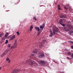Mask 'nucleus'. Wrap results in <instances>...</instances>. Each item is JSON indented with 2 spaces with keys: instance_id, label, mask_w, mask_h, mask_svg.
Masks as SVG:
<instances>
[{
  "instance_id": "1",
  "label": "nucleus",
  "mask_w": 73,
  "mask_h": 73,
  "mask_svg": "<svg viewBox=\"0 0 73 73\" xmlns=\"http://www.w3.org/2000/svg\"><path fill=\"white\" fill-rule=\"evenodd\" d=\"M52 31H50V35H49L50 37H51V36H53V35H54L55 34H56V32H57L58 33H59L60 32V31L58 30V28L56 27H54L52 29Z\"/></svg>"
},
{
  "instance_id": "2",
  "label": "nucleus",
  "mask_w": 73,
  "mask_h": 73,
  "mask_svg": "<svg viewBox=\"0 0 73 73\" xmlns=\"http://www.w3.org/2000/svg\"><path fill=\"white\" fill-rule=\"evenodd\" d=\"M25 64H27L32 65L33 64V62L32 60L29 59L28 61H27V62H26Z\"/></svg>"
},
{
  "instance_id": "3",
  "label": "nucleus",
  "mask_w": 73,
  "mask_h": 73,
  "mask_svg": "<svg viewBox=\"0 0 73 73\" xmlns=\"http://www.w3.org/2000/svg\"><path fill=\"white\" fill-rule=\"evenodd\" d=\"M46 41V40H44L42 41L41 42L40 44H39V48H42V46H43L44 45V42H45Z\"/></svg>"
},
{
  "instance_id": "4",
  "label": "nucleus",
  "mask_w": 73,
  "mask_h": 73,
  "mask_svg": "<svg viewBox=\"0 0 73 73\" xmlns=\"http://www.w3.org/2000/svg\"><path fill=\"white\" fill-rule=\"evenodd\" d=\"M20 71H21V70H20V69H15L13 70L12 71L11 73H17Z\"/></svg>"
},
{
  "instance_id": "5",
  "label": "nucleus",
  "mask_w": 73,
  "mask_h": 73,
  "mask_svg": "<svg viewBox=\"0 0 73 73\" xmlns=\"http://www.w3.org/2000/svg\"><path fill=\"white\" fill-rule=\"evenodd\" d=\"M45 55H44V53H42L40 54V55L38 56V57L39 58H42V57H44Z\"/></svg>"
},
{
  "instance_id": "6",
  "label": "nucleus",
  "mask_w": 73,
  "mask_h": 73,
  "mask_svg": "<svg viewBox=\"0 0 73 73\" xmlns=\"http://www.w3.org/2000/svg\"><path fill=\"white\" fill-rule=\"evenodd\" d=\"M40 63L42 66H44L45 65V62L44 61L41 60L40 61Z\"/></svg>"
},
{
  "instance_id": "7",
  "label": "nucleus",
  "mask_w": 73,
  "mask_h": 73,
  "mask_svg": "<svg viewBox=\"0 0 73 73\" xmlns=\"http://www.w3.org/2000/svg\"><path fill=\"white\" fill-rule=\"evenodd\" d=\"M17 46V44H14L13 46H11V49H14V48H16V46Z\"/></svg>"
},
{
  "instance_id": "8",
  "label": "nucleus",
  "mask_w": 73,
  "mask_h": 73,
  "mask_svg": "<svg viewBox=\"0 0 73 73\" xmlns=\"http://www.w3.org/2000/svg\"><path fill=\"white\" fill-rule=\"evenodd\" d=\"M67 55L69 56V55H71V56H72V57L73 58V53H70L69 52H67Z\"/></svg>"
},
{
  "instance_id": "9",
  "label": "nucleus",
  "mask_w": 73,
  "mask_h": 73,
  "mask_svg": "<svg viewBox=\"0 0 73 73\" xmlns=\"http://www.w3.org/2000/svg\"><path fill=\"white\" fill-rule=\"evenodd\" d=\"M15 38V35H13L12 37H11L10 38V40H13L14 38Z\"/></svg>"
},
{
  "instance_id": "10",
  "label": "nucleus",
  "mask_w": 73,
  "mask_h": 73,
  "mask_svg": "<svg viewBox=\"0 0 73 73\" xmlns=\"http://www.w3.org/2000/svg\"><path fill=\"white\" fill-rule=\"evenodd\" d=\"M60 18H65L66 17V15H62L60 16Z\"/></svg>"
},
{
  "instance_id": "11",
  "label": "nucleus",
  "mask_w": 73,
  "mask_h": 73,
  "mask_svg": "<svg viewBox=\"0 0 73 73\" xmlns=\"http://www.w3.org/2000/svg\"><path fill=\"white\" fill-rule=\"evenodd\" d=\"M37 52V49H36L35 50H34L33 52H32V53H34L35 54H36Z\"/></svg>"
},
{
  "instance_id": "12",
  "label": "nucleus",
  "mask_w": 73,
  "mask_h": 73,
  "mask_svg": "<svg viewBox=\"0 0 73 73\" xmlns=\"http://www.w3.org/2000/svg\"><path fill=\"white\" fill-rule=\"evenodd\" d=\"M35 29L36 30H37V31H40V28L38 27H35Z\"/></svg>"
},
{
  "instance_id": "13",
  "label": "nucleus",
  "mask_w": 73,
  "mask_h": 73,
  "mask_svg": "<svg viewBox=\"0 0 73 73\" xmlns=\"http://www.w3.org/2000/svg\"><path fill=\"white\" fill-rule=\"evenodd\" d=\"M58 9L59 10H61V8L60 7V5H58Z\"/></svg>"
},
{
  "instance_id": "14",
  "label": "nucleus",
  "mask_w": 73,
  "mask_h": 73,
  "mask_svg": "<svg viewBox=\"0 0 73 73\" xmlns=\"http://www.w3.org/2000/svg\"><path fill=\"white\" fill-rule=\"evenodd\" d=\"M63 23V20H62V19H60L59 23H60H60Z\"/></svg>"
},
{
  "instance_id": "15",
  "label": "nucleus",
  "mask_w": 73,
  "mask_h": 73,
  "mask_svg": "<svg viewBox=\"0 0 73 73\" xmlns=\"http://www.w3.org/2000/svg\"><path fill=\"white\" fill-rule=\"evenodd\" d=\"M8 33H7L5 35L4 37H8Z\"/></svg>"
},
{
  "instance_id": "16",
  "label": "nucleus",
  "mask_w": 73,
  "mask_h": 73,
  "mask_svg": "<svg viewBox=\"0 0 73 73\" xmlns=\"http://www.w3.org/2000/svg\"><path fill=\"white\" fill-rule=\"evenodd\" d=\"M60 25H62L63 27H65V24H64L61 23H60Z\"/></svg>"
},
{
  "instance_id": "17",
  "label": "nucleus",
  "mask_w": 73,
  "mask_h": 73,
  "mask_svg": "<svg viewBox=\"0 0 73 73\" xmlns=\"http://www.w3.org/2000/svg\"><path fill=\"white\" fill-rule=\"evenodd\" d=\"M33 19L35 20V21H37V18L35 17H33Z\"/></svg>"
},
{
  "instance_id": "18",
  "label": "nucleus",
  "mask_w": 73,
  "mask_h": 73,
  "mask_svg": "<svg viewBox=\"0 0 73 73\" xmlns=\"http://www.w3.org/2000/svg\"><path fill=\"white\" fill-rule=\"evenodd\" d=\"M14 44H15L16 45H17V40H16L15 41V42H14Z\"/></svg>"
},
{
  "instance_id": "19",
  "label": "nucleus",
  "mask_w": 73,
  "mask_h": 73,
  "mask_svg": "<svg viewBox=\"0 0 73 73\" xmlns=\"http://www.w3.org/2000/svg\"><path fill=\"white\" fill-rule=\"evenodd\" d=\"M40 29H42L44 27H42V26L40 25Z\"/></svg>"
},
{
  "instance_id": "20",
  "label": "nucleus",
  "mask_w": 73,
  "mask_h": 73,
  "mask_svg": "<svg viewBox=\"0 0 73 73\" xmlns=\"http://www.w3.org/2000/svg\"><path fill=\"white\" fill-rule=\"evenodd\" d=\"M11 46V44H9L7 45V46L8 48H9Z\"/></svg>"
},
{
  "instance_id": "21",
  "label": "nucleus",
  "mask_w": 73,
  "mask_h": 73,
  "mask_svg": "<svg viewBox=\"0 0 73 73\" xmlns=\"http://www.w3.org/2000/svg\"><path fill=\"white\" fill-rule=\"evenodd\" d=\"M40 35V33L38 32L37 33V36H39Z\"/></svg>"
},
{
  "instance_id": "22",
  "label": "nucleus",
  "mask_w": 73,
  "mask_h": 73,
  "mask_svg": "<svg viewBox=\"0 0 73 73\" xmlns=\"http://www.w3.org/2000/svg\"><path fill=\"white\" fill-rule=\"evenodd\" d=\"M31 56H34V57H36V54H31Z\"/></svg>"
},
{
  "instance_id": "23",
  "label": "nucleus",
  "mask_w": 73,
  "mask_h": 73,
  "mask_svg": "<svg viewBox=\"0 0 73 73\" xmlns=\"http://www.w3.org/2000/svg\"><path fill=\"white\" fill-rule=\"evenodd\" d=\"M3 34H0V37H2V36H3Z\"/></svg>"
},
{
  "instance_id": "24",
  "label": "nucleus",
  "mask_w": 73,
  "mask_h": 73,
  "mask_svg": "<svg viewBox=\"0 0 73 73\" xmlns=\"http://www.w3.org/2000/svg\"><path fill=\"white\" fill-rule=\"evenodd\" d=\"M33 26H30V29H33Z\"/></svg>"
},
{
  "instance_id": "25",
  "label": "nucleus",
  "mask_w": 73,
  "mask_h": 73,
  "mask_svg": "<svg viewBox=\"0 0 73 73\" xmlns=\"http://www.w3.org/2000/svg\"><path fill=\"white\" fill-rule=\"evenodd\" d=\"M72 31H70L69 32V34H70V35H71L72 34Z\"/></svg>"
},
{
  "instance_id": "26",
  "label": "nucleus",
  "mask_w": 73,
  "mask_h": 73,
  "mask_svg": "<svg viewBox=\"0 0 73 73\" xmlns=\"http://www.w3.org/2000/svg\"><path fill=\"white\" fill-rule=\"evenodd\" d=\"M7 61H9V58L8 57H7L6 59Z\"/></svg>"
},
{
  "instance_id": "27",
  "label": "nucleus",
  "mask_w": 73,
  "mask_h": 73,
  "mask_svg": "<svg viewBox=\"0 0 73 73\" xmlns=\"http://www.w3.org/2000/svg\"><path fill=\"white\" fill-rule=\"evenodd\" d=\"M64 8L65 9H66V10H67V9H68V8H67V7L65 6L64 7Z\"/></svg>"
},
{
  "instance_id": "28",
  "label": "nucleus",
  "mask_w": 73,
  "mask_h": 73,
  "mask_svg": "<svg viewBox=\"0 0 73 73\" xmlns=\"http://www.w3.org/2000/svg\"><path fill=\"white\" fill-rule=\"evenodd\" d=\"M8 42V40H6V42H5V44H7Z\"/></svg>"
},
{
  "instance_id": "29",
  "label": "nucleus",
  "mask_w": 73,
  "mask_h": 73,
  "mask_svg": "<svg viewBox=\"0 0 73 73\" xmlns=\"http://www.w3.org/2000/svg\"><path fill=\"white\" fill-rule=\"evenodd\" d=\"M65 51H66V52H68V50H67V49H66V48H65Z\"/></svg>"
},
{
  "instance_id": "30",
  "label": "nucleus",
  "mask_w": 73,
  "mask_h": 73,
  "mask_svg": "<svg viewBox=\"0 0 73 73\" xmlns=\"http://www.w3.org/2000/svg\"><path fill=\"white\" fill-rule=\"evenodd\" d=\"M41 26H42L43 28L44 27H45V25L44 24H42Z\"/></svg>"
},
{
  "instance_id": "31",
  "label": "nucleus",
  "mask_w": 73,
  "mask_h": 73,
  "mask_svg": "<svg viewBox=\"0 0 73 73\" xmlns=\"http://www.w3.org/2000/svg\"><path fill=\"white\" fill-rule=\"evenodd\" d=\"M17 33L18 35H20V33L19 32H17Z\"/></svg>"
},
{
  "instance_id": "32",
  "label": "nucleus",
  "mask_w": 73,
  "mask_h": 73,
  "mask_svg": "<svg viewBox=\"0 0 73 73\" xmlns=\"http://www.w3.org/2000/svg\"><path fill=\"white\" fill-rule=\"evenodd\" d=\"M4 54H5V53H3L2 55V57H4Z\"/></svg>"
},
{
  "instance_id": "33",
  "label": "nucleus",
  "mask_w": 73,
  "mask_h": 73,
  "mask_svg": "<svg viewBox=\"0 0 73 73\" xmlns=\"http://www.w3.org/2000/svg\"><path fill=\"white\" fill-rule=\"evenodd\" d=\"M67 59H68V60H69L70 59V58L69 57H67Z\"/></svg>"
},
{
  "instance_id": "34",
  "label": "nucleus",
  "mask_w": 73,
  "mask_h": 73,
  "mask_svg": "<svg viewBox=\"0 0 73 73\" xmlns=\"http://www.w3.org/2000/svg\"><path fill=\"white\" fill-rule=\"evenodd\" d=\"M65 32H67V31H68V29H66L65 30Z\"/></svg>"
},
{
  "instance_id": "35",
  "label": "nucleus",
  "mask_w": 73,
  "mask_h": 73,
  "mask_svg": "<svg viewBox=\"0 0 73 73\" xmlns=\"http://www.w3.org/2000/svg\"><path fill=\"white\" fill-rule=\"evenodd\" d=\"M8 61H9V63H10L11 62V60H9Z\"/></svg>"
},
{
  "instance_id": "36",
  "label": "nucleus",
  "mask_w": 73,
  "mask_h": 73,
  "mask_svg": "<svg viewBox=\"0 0 73 73\" xmlns=\"http://www.w3.org/2000/svg\"><path fill=\"white\" fill-rule=\"evenodd\" d=\"M70 42L71 44H73V41H70Z\"/></svg>"
},
{
  "instance_id": "37",
  "label": "nucleus",
  "mask_w": 73,
  "mask_h": 73,
  "mask_svg": "<svg viewBox=\"0 0 73 73\" xmlns=\"http://www.w3.org/2000/svg\"><path fill=\"white\" fill-rule=\"evenodd\" d=\"M32 29H30V31H32Z\"/></svg>"
},
{
  "instance_id": "38",
  "label": "nucleus",
  "mask_w": 73,
  "mask_h": 73,
  "mask_svg": "<svg viewBox=\"0 0 73 73\" xmlns=\"http://www.w3.org/2000/svg\"><path fill=\"white\" fill-rule=\"evenodd\" d=\"M4 39H5V38L3 37L2 38V40H4Z\"/></svg>"
},
{
  "instance_id": "39",
  "label": "nucleus",
  "mask_w": 73,
  "mask_h": 73,
  "mask_svg": "<svg viewBox=\"0 0 73 73\" xmlns=\"http://www.w3.org/2000/svg\"><path fill=\"white\" fill-rule=\"evenodd\" d=\"M71 48H72V49H73V46H71Z\"/></svg>"
},
{
  "instance_id": "40",
  "label": "nucleus",
  "mask_w": 73,
  "mask_h": 73,
  "mask_svg": "<svg viewBox=\"0 0 73 73\" xmlns=\"http://www.w3.org/2000/svg\"><path fill=\"white\" fill-rule=\"evenodd\" d=\"M41 32H42V31H40L39 32H40V33H41Z\"/></svg>"
},
{
  "instance_id": "41",
  "label": "nucleus",
  "mask_w": 73,
  "mask_h": 73,
  "mask_svg": "<svg viewBox=\"0 0 73 73\" xmlns=\"http://www.w3.org/2000/svg\"><path fill=\"white\" fill-rule=\"evenodd\" d=\"M9 11L7 10V11H6V12H8Z\"/></svg>"
},
{
  "instance_id": "42",
  "label": "nucleus",
  "mask_w": 73,
  "mask_h": 73,
  "mask_svg": "<svg viewBox=\"0 0 73 73\" xmlns=\"http://www.w3.org/2000/svg\"><path fill=\"white\" fill-rule=\"evenodd\" d=\"M71 31V33H73V31Z\"/></svg>"
},
{
  "instance_id": "43",
  "label": "nucleus",
  "mask_w": 73,
  "mask_h": 73,
  "mask_svg": "<svg viewBox=\"0 0 73 73\" xmlns=\"http://www.w3.org/2000/svg\"><path fill=\"white\" fill-rule=\"evenodd\" d=\"M1 67H0V69H1Z\"/></svg>"
}]
</instances>
